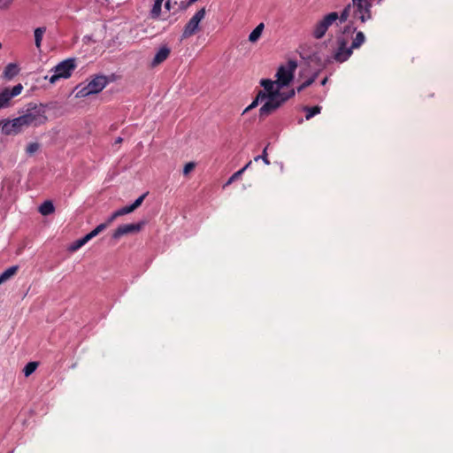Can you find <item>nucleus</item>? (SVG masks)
I'll use <instances>...</instances> for the list:
<instances>
[{"mask_svg": "<svg viewBox=\"0 0 453 453\" xmlns=\"http://www.w3.org/2000/svg\"><path fill=\"white\" fill-rule=\"evenodd\" d=\"M14 119H15V121L18 122V124H19V127L22 129V131L25 128L29 127L28 125L27 124L26 119L23 117V115H20L19 117L15 118Z\"/></svg>", "mask_w": 453, "mask_h": 453, "instance_id": "nucleus-31", "label": "nucleus"}, {"mask_svg": "<svg viewBox=\"0 0 453 453\" xmlns=\"http://www.w3.org/2000/svg\"><path fill=\"white\" fill-rule=\"evenodd\" d=\"M108 83L106 76L98 75L92 79L86 86L81 88L76 94L78 97H85L102 91Z\"/></svg>", "mask_w": 453, "mask_h": 453, "instance_id": "nucleus-6", "label": "nucleus"}, {"mask_svg": "<svg viewBox=\"0 0 453 453\" xmlns=\"http://www.w3.org/2000/svg\"><path fill=\"white\" fill-rule=\"evenodd\" d=\"M326 81H327V78L326 77V78H324V79L321 81V82H320V83H321V85H322V86H324V85H326Z\"/></svg>", "mask_w": 453, "mask_h": 453, "instance_id": "nucleus-39", "label": "nucleus"}, {"mask_svg": "<svg viewBox=\"0 0 453 453\" xmlns=\"http://www.w3.org/2000/svg\"><path fill=\"white\" fill-rule=\"evenodd\" d=\"M144 223L139 222L136 224H127L119 226L112 234V238L119 240L123 235L138 233L142 228Z\"/></svg>", "mask_w": 453, "mask_h": 453, "instance_id": "nucleus-10", "label": "nucleus"}, {"mask_svg": "<svg viewBox=\"0 0 453 453\" xmlns=\"http://www.w3.org/2000/svg\"><path fill=\"white\" fill-rule=\"evenodd\" d=\"M22 89L23 86L20 83L15 85L12 89L5 88L0 93V109L9 107L12 98L19 95Z\"/></svg>", "mask_w": 453, "mask_h": 453, "instance_id": "nucleus-9", "label": "nucleus"}, {"mask_svg": "<svg viewBox=\"0 0 453 453\" xmlns=\"http://www.w3.org/2000/svg\"><path fill=\"white\" fill-rule=\"evenodd\" d=\"M260 84L264 87L265 92L268 95L265 100V104L259 110L261 117L268 116L280 108L288 98L295 96L294 89H291L288 93L274 89V83L271 80H261Z\"/></svg>", "mask_w": 453, "mask_h": 453, "instance_id": "nucleus-1", "label": "nucleus"}, {"mask_svg": "<svg viewBox=\"0 0 453 453\" xmlns=\"http://www.w3.org/2000/svg\"><path fill=\"white\" fill-rule=\"evenodd\" d=\"M205 16V8L200 9L198 12L195 13V15L189 19V21L186 24L182 37L188 38L195 35L199 27L200 21Z\"/></svg>", "mask_w": 453, "mask_h": 453, "instance_id": "nucleus-8", "label": "nucleus"}, {"mask_svg": "<svg viewBox=\"0 0 453 453\" xmlns=\"http://www.w3.org/2000/svg\"><path fill=\"white\" fill-rule=\"evenodd\" d=\"M338 19L340 20V16L337 12L328 13L314 26L312 35L316 39H321L326 35L328 27Z\"/></svg>", "mask_w": 453, "mask_h": 453, "instance_id": "nucleus-7", "label": "nucleus"}, {"mask_svg": "<svg viewBox=\"0 0 453 453\" xmlns=\"http://www.w3.org/2000/svg\"><path fill=\"white\" fill-rule=\"evenodd\" d=\"M19 270L18 265H13L6 269L0 274V285L13 277Z\"/></svg>", "mask_w": 453, "mask_h": 453, "instance_id": "nucleus-14", "label": "nucleus"}, {"mask_svg": "<svg viewBox=\"0 0 453 453\" xmlns=\"http://www.w3.org/2000/svg\"><path fill=\"white\" fill-rule=\"evenodd\" d=\"M89 240L87 238V236H83L82 238L75 241L70 247L69 250L73 252L81 248L83 245H85Z\"/></svg>", "mask_w": 453, "mask_h": 453, "instance_id": "nucleus-20", "label": "nucleus"}, {"mask_svg": "<svg viewBox=\"0 0 453 453\" xmlns=\"http://www.w3.org/2000/svg\"><path fill=\"white\" fill-rule=\"evenodd\" d=\"M106 227H107V224L102 223V224L98 225L90 233L86 234V236L90 241L92 238L96 237L97 234H99L101 232H103L104 229H106Z\"/></svg>", "mask_w": 453, "mask_h": 453, "instance_id": "nucleus-23", "label": "nucleus"}, {"mask_svg": "<svg viewBox=\"0 0 453 453\" xmlns=\"http://www.w3.org/2000/svg\"><path fill=\"white\" fill-rule=\"evenodd\" d=\"M170 55V49L166 46H164L159 49V50L156 53L152 62L151 66L155 67L161 63H163Z\"/></svg>", "mask_w": 453, "mask_h": 453, "instance_id": "nucleus-13", "label": "nucleus"}, {"mask_svg": "<svg viewBox=\"0 0 453 453\" xmlns=\"http://www.w3.org/2000/svg\"><path fill=\"white\" fill-rule=\"evenodd\" d=\"M148 195V193H144L142 194L141 196H139L130 206L132 207L133 211L136 210L138 207L141 206V204L142 203L144 198L146 197V196Z\"/></svg>", "mask_w": 453, "mask_h": 453, "instance_id": "nucleus-30", "label": "nucleus"}, {"mask_svg": "<svg viewBox=\"0 0 453 453\" xmlns=\"http://www.w3.org/2000/svg\"><path fill=\"white\" fill-rule=\"evenodd\" d=\"M122 141H123V140H122V138H121V137H118V138L116 139V141H115V143L119 144V143H121V142H122Z\"/></svg>", "mask_w": 453, "mask_h": 453, "instance_id": "nucleus-38", "label": "nucleus"}, {"mask_svg": "<svg viewBox=\"0 0 453 453\" xmlns=\"http://www.w3.org/2000/svg\"><path fill=\"white\" fill-rule=\"evenodd\" d=\"M22 115L28 127H38L48 120L46 107L43 104H29Z\"/></svg>", "mask_w": 453, "mask_h": 453, "instance_id": "nucleus-3", "label": "nucleus"}, {"mask_svg": "<svg viewBox=\"0 0 453 453\" xmlns=\"http://www.w3.org/2000/svg\"><path fill=\"white\" fill-rule=\"evenodd\" d=\"M367 15L368 0H352L341 13L340 22H345L349 18H351L352 23L357 21L365 23Z\"/></svg>", "mask_w": 453, "mask_h": 453, "instance_id": "nucleus-2", "label": "nucleus"}, {"mask_svg": "<svg viewBox=\"0 0 453 453\" xmlns=\"http://www.w3.org/2000/svg\"><path fill=\"white\" fill-rule=\"evenodd\" d=\"M264 24L260 23L256 27V28L250 34L249 41L250 42H256L261 36L262 32L264 30Z\"/></svg>", "mask_w": 453, "mask_h": 453, "instance_id": "nucleus-17", "label": "nucleus"}, {"mask_svg": "<svg viewBox=\"0 0 453 453\" xmlns=\"http://www.w3.org/2000/svg\"><path fill=\"white\" fill-rule=\"evenodd\" d=\"M13 0H0V9H7L11 6Z\"/></svg>", "mask_w": 453, "mask_h": 453, "instance_id": "nucleus-34", "label": "nucleus"}, {"mask_svg": "<svg viewBox=\"0 0 453 453\" xmlns=\"http://www.w3.org/2000/svg\"><path fill=\"white\" fill-rule=\"evenodd\" d=\"M2 48V44L0 43V49Z\"/></svg>", "mask_w": 453, "mask_h": 453, "instance_id": "nucleus-41", "label": "nucleus"}, {"mask_svg": "<svg viewBox=\"0 0 453 453\" xmlns=\"http://www.w3.org/2000/svg\"><path fill=\"white\" fill-rule=\"evenodd\" d=\"M304 111L307 112L306 116H305V119L307 120H309L313 116H315L316 114H319L320 112L321 107L320 106L304 107Z\"/></svg>", "mask_w": 453, "mask_h": 453, "instance_id": "nucleus-24", "label": "nucleus"}, {"mask_svg": "<svg viewBox=\"0 0 453 453\" xmlns=\"http://www.w3.org/2000/svg\"><path fill=\"white\" fill-rule=\"evenodd\" d=\"M40 149V144L38 142H31L27 146L26 152L29 155H33L37 152Z\"/></svg>", "mask_w": 453, "mask_h": 453, "instance_id": "nucleus-28", "label": "nucleus"}, {"mask_svg": "<svg viewBox=\"0 0 453 453\" xmlns=\"http://www.w3.org/2000/svg\"><path fill=\"white\" fill-rule=\"evenodd\" d=\"M243 173V169H240L239 171H237L236 173H234L229 179L228 180L226 181V185L225 186H228L230 185L231 183H233L234 181H235L236 180H238Z\"/></svg>", "mask_w": 453, "mask_h": 453, "instance_id": "nucleus-29", "label": "nucleus"}, {"mask_svg": "<svg viewBox=\"0 0 453 453\" xmlns=\"http://www.w3.org/2000/svg\"><path fill=\"white\" fill-rule=\"evenodd\" d=\"M252 161H249L242 169H243V173L251 165Z\"/></svg>", "mask_w": 453, "mask_h": 453, "instance_id": "nucleus-36", "label": "nucleus"}, {"mask_svg": "<svg viewBox=\"0 0 453 453\" xmlns=\"http://www.w3.org/2000/svg\"><path fill=\"white\" fill-rule=\"evenodd\" d=\"M76 61L74 58H67L58 64L52 71L54 74L49 78V81L54 84L59 79H67L76 68Z\"/></svg>", "mask_w": 453, "mask_h": 453, "instance_id": "nucleus-5", "label": "nucleus"}, {"mask_svg": "<svg viewBox=\"0 0 453 453\" xmlns=\"http://www.w3.org/2000/svg\"><path fill=\"white\" fill-rule=\"evenodd\" d=\"M268 95L265 91H259L255 100L251 103V104L246 108L245 111H249L251 108L256 107L258 104V102H263L266 99Z\"/></svg>", "mask_w": 453, "mask_h": 453, "instance_id": "nucleus-22", "label": "nucleus"}, {"mask_svg": "<svg viewBox=\"0 0 453 453\" xmlns=\"http://www.w3.org/2000/svg\"><path fill=\"white\" fill-rule=\"evenodd\" d=\"M19 73V68L16 64L10 63L8 64L4 71V76L7 80H12Z\"/></svg>", "mask_w": 453, "mask_h": 453, "instance_id": "nucleus-15", "label": "nucleus"}, {"mask_svg": "<svg viewBox=\"0 0 453 453\" xmlns=\"http://www.w3.org/2000/svg\"><path fill=\"white\" fill-rule=\"evenodd\" d=\"M365 41V35L363 32H357L356 36L352 39L351 49H357L360 47Z\"/></svg>", "mask_w": 453, "mask_h": 453, "instance_id": "nucleus-19", "label": "nucleus"}, {"mask_svg": "<svg viewBox=\"0 0 453 453\" xmlns=\"http://www.w3.org/2000/svg\"><path fill=\"white\" fill-rule=\"evenodd\" d=\"M196 167V164L194 162H189L185 165L183 168V174L188 175L190 172H192Z\"/></svg>", "mask_w": 453, "mask_h": 453, "instance_id": "nucleus-32", "label": "nucleus"}, {"mask_svg": "<svg viewBox=\"0 0 453 453\" xmlns=\"http://www.w3.org/2000/svg\"><path fill=\"white\" fill-rule=\"evenodd\" d=\"M164 0H155V3L150 11V18L157 19L161 14L162 3Z\"/></svg>", "mask_w": 453, "mask_h": 453, "instance_id": "nucleus-18", "label": "nucleus"}, {"mask_svg": "<svg viewBox=\"0 0 453 453\" xmlns=\"http://www.w3.org/2000/svg\"><path fill=\"white\" fill-rule=\"evenodd\" d=\"M317 77H318V73H314L311 78H309L303 84H301L299 87H297V88H296L297 92H300L303 89H304L305 88L311 86L316 81Z\"/></svg>", "mask_w": 453, "mask_h": 453, "instance_id": "nucleus-26", "label": "nucleus"}, {"mask_svg": "<svg viewBox=\"0 0 453 453\" xmlns=\"http://www.w3.org/2000/svg\"><path fill=\"white\" fill-rule=\"evenodd\" d=\"M119 214V217L120 216H123V215H126V214H128V213H131L133 212V209L132 207L129 205V206H125L118 211H116Z\"/></svg>", "mask_w": 453, "mask_h": 453, "instance_id": "nucleus-33", "label": "nucleus"}, {"mask_svg": "<svg viewBox=\"0 0 453 453\" xmlns=\"http://www.w3.org/2000/svg\"><path fill=\"white\" fill-rule=\"evenodd\" d=\"M55 211L54 205L51 201H45L39 207V211L42 215L47 216L53 213Z\"/></svg>", "mask_w": 453, "mask_h": 453, "instance_id": "nucleus-16", "label": "nucleus"}, {"mask_svg": "<svg viewBox=\"0 0 453 453\" xmlns=\"http://www.w3.org/2000/svg\"><path fill=\"white\" fill-rule=\"evenodd\" d=\"M296 67L297 63L295 60H289L287 65L280 66L276 73L277 81H273L274 89L280 91L284 86L288 85L293 80Z\"/></svg>", "mask_w": 453, "mask_h": 453, "instance_id": "nucleus-4", "label": "nucleus"}, {"mask_svg": "<svg viewBox=\"0 0 453 453\" xmlns=\"http://www.w3.org/2000/svg\"><path fill=\"white\" fill-rule=\"evenodd\" d=\"M4 120L0 121V127L4 125Z\"/></svg>", "mask_w": 453, "mask_h": 453, "instance_id": "nucleus-40", "label": "nucleus"}, {"mask_svg": "<svg viewBox=\"0 0 453 453\" xmlns=\"http://www.w3.org/2000/svg\"><path fill=\"white\" fill-rule=\"evenodd\" d=\"M2 132L6 135H15L22 132V129L19 127L18 122L13 119L12 120L4 121Z\"/></svg>", "mask_w": 453, "mask_h": 453, "instance_id": "nucleus-12", "label": "nucleus"}, {"mask_svg": "<svg viewBox=\"0 0 453 453\" xmlns=\"http://www.w3.org/2000/svg\"><path fill=\"white\" fill-rule=\"evenodd\" d=\"M267 147H268V146H266V147L263 150V152H262V154H261V155L257 156V157H254V161H255V162H257L258 160H260V159H261V160H263V162H264L265 165H269L271 164V163H270V160L268 159Z\"/></svg>", "mask_w": 453, "mask_h": 453, "instance_id": "nucleus-27", "label": "nucleus"}, {"mask_svg": "<svg viewBox=\"0 0 453 453\" xmlns=\"http://www.w3.org/2000/svg\"><path fill=\"white\" fill-rule=\"evenodd\" d=\"M165 7L167 10H170V8H171L170 1H166V3L165 4Z\"/></svg>", "mask_w": 453, "mask_h": 453, "instance_id": "nucleus-37", "label": "nucleus"}, {"mask_svg": "<svg viewBox=\"0 0 453 453\" xmlns=\"http://www.w3.org/2000/svg\"><path fill=\"white\" fill-rule=\"evenodd\" d=\"M44 32H45L44 27H37L35 30V42L36 48H38V49H40V47H41V43H42V40Z\"/></svg>", "mask_w": 453, "mask_h": 453, "instance_id": "nucleus-21", "label": "nucleus"}, {"mask_svg": "<svg viewBox=\"0 0 453 453\" xmlns=\"http://www.w3.org/2000/svg\"><path fill=\"white\" fill-rule=\"evenodd\" d=\"M37 366H38V364L36 362L27 363L23 369V372H24L25 376L28 377L29 375H31L35 371Z\"/></svg>", "mask_w": 453, "mask_h": 453, "instance_id": "nucleus-25", "label": "nucleus"}, {"mask_svg": "<svg viewBox=\"0 0 453 453\" xmlns=\"http://www.w3.org/2000/svg\"><path fill=\"white\" fill-rule=\"evenodd\" d=\"M338 43L339 47L334 55V58L337 62L342 63L346 61L350 57L352 49L351 47L348 48V42L345 38H339Z\"/></svg>", "mask_w": 453, "mask_h": 453, "instance_id": "nucleus-11", "label": "nucleus"}, {"mask_svg": "<svg viewBox=\"0 0 453 453\" xmlns=\"http://www.w3.org/2000/svg\"><path fill=\"white\" fill-rule=\"evenodd\" d=\"M119 217V214L117 211H114L104 222V224H107V226H110L117 218Z\"/></svg>", "mask_w": 453, "mask_h": 453, "instance_id": "nucleus-35", "label": "nucleus"}]
</instances>
